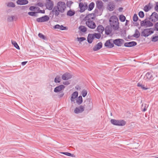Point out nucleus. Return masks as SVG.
<instances>
[{
	"instance_id": "obj_1",
	"label": "nucleus",
	"mask_w": 158,
	"mask_h": 158,
	"mask_svg": "<svg viewBox=\"0 0 158 158\" xmlns=\"http://www.w3.org/2000/svg\"><path fill=\"white\" fill-rule=\"evenodd\" d=\"M66 8L65 4L62 2H58L57 6H55L52 12L55 16H57L60 14L59 12L63 13Z\"/></svg>"
},
{
	"instance_id": "obj_2",
	"label": "nucleus",
	"mask_w": 158,
	"mask_h": 158,
	"mask_svg": "<svg viewBox=\"0 0 158 158\" xmlns=\"http://www.w3.org/2000/svg\"><path fill=\"white\" fill-rule=\"evenodd\" d=\"M85 19L86 20L85 24L89 28L92 29L95 28L96 24L93 21L94 17L92 14H88L85 17Z\"/></svg>"
},
{
	"instance_id": "obj_3",
	"label": "nucleus",
	"mask_w": 158,
	"mask_h": 158,
	"mask_svg": "<svg viewBox=\"0 0 158 158\" xmlns=\"http://www.w3.org/2000/svg\"><path fill=\"white\" fill-rule=\"evenodd\" d=\"M104 9L103 3L101 1H97L96 2V7L94 12V14L97 15H102Z\"/></svg>"
},
{
	"instance_id": "obj_4",
	"label": "nucleus",
	"mask_w": 158,
	"mask_h": 158,
	"mask_svg": "<svg viewBox=\"0 0 158 158\" xmlns=\"http://www.w3.org/2000/svg\"><path fill=\"white\" fill-rule=\"evenodd\" d=\"M110 26L114 30L118 29L119 28L118 19L116 16H111L109 20Z\"/></svg>"
},
{
	"instance_id": "obj_5",
	"label": "nucleus",
	"mask_w": 158,
	"mask_h": 158,
	"mask_svg": "<svg viewBox=\"0 0 158 158\" xmlns=\"http://www.w3.org/2000/svg\"><path fill=\"white\" fill-rule=\"evenodd\" d=\"M83 106L86 110H90L93 107V103L91 99L89 98L86 99L84 102V105Z\"/></svg>"
},
{
	"instance_id": "obj_6",
	"label": "nucleus",
	"mask_w": 158,
	"mask_h": 158,
	"mask_svg": "<svg viewBox=\"0 0 158 158\" xmlns=\"http://www.w3.org/2000/svg\"><path fill=\"white\" fill-rule=\"evenodd\" d=\"M111 123L114 125L123 126L126 124V122L123 120H116L112 119L110 120Z\"/></svg>"
},
{
	"instance_id": "obj_7",
	"label": "nucleus",
	"mask_w": 158,
	"mask_h": 158,
	"mask_svg": "<svg viewBox=\"0 0 158 158\" xmlns=\"http://www.w3.org/2000/svg\"><path fill=\"white\" fill-rule=\"evenodd\" d=\"M151 30H153L152 28H151L144 29L142 32L141 35L144 37H147L152 34L153 33L154 31H150Z\"/></svg>"
},
{
	"instance_id": "obj_8",
	"label": "nucleus",
	"mask_w": 158,
	"mask_h": 158,
	"mask_svg": "<svg viewBox=\"0 0 158 158\" xmlns=\"http://www.w3.org/2000/svg\"><path fill=\"white\" fill-rule=\"evenodd\" d=\"M140 25L141 27H151L153 26V23L149 20H147L146 19H145L141 22Z\"/></svg>"
},
{
	"instance_id": "obj_9",
	"label": "nucleus",
	"mask_w": 158,
	"mask_h": 158,
	"mask_svg": "<svg viewBox=\"0 0 158 158\" xmlns=\"http://www.w3.org/2000/svg\"><path fill=\"white\" fill-rule=\"evenodd\" d=\"M45 5L47 9L50 10H52L53 7V2L51 0H47Z\"/></svg>"
},
{
	"instance_id": "obj_10",
	"label": "nucleus",
	"mask_w": 158,
	"mask_h": 158,
	"mask_svg": "<svg viewBox=\"0 0 158 158\" xmlns=\"http://www.w3.org/2000/svg\"><path fill=\"white\" fill-rule=\"evenodd\" d=\"M113 41V40L112 39L107 40L104 44L105 46L109 48H111L113 47L114 45Z\"/></svg>"
},
{
	"instance_id": "obj_11",
	"label": "nucleus",
	"mask_w": 158,
	"mask_h": 158,
	"mask_svg": "<svg viewBox=\"0 0 158 158\" xmlns=\"http://www.w3.org/2000/svg\"><path fill=\"white\" fill-rule=\"evenodd\" d=\"M149 19L152 22H156L158 20V14L154 12L150 16Z\"/></svg>"
},
{
	"instance_id": "obj_12",
	"label": "nucleus",
	"mask_w": 158,
	"mask_h": 158,
	"mask_svg": "<svg viewBox=\"0 0 158 158\" xmlns=\"http://www.w3.org/2000/svg\"><path fill=\"white\" fill-rule=\"evenodd\" d=\"M49 19V17L48 15H44L41 17L37 18L36 21L39 23L44 22L48 21Z\"/></svg>"
},
{
	"instance_id": "obj_13",
	"label": "nucleus",
	"mask_w": 158,
	"mask_h": 158,
	"mask_svg": "<svg viewBox=\"0 0 158 158\" xmlns=\"http://www.w3.org/2000/svg\"><path fill=\"white\" fill-rule=\"evenodd\" d=\"M114 44L118 46H121L123 44L124 40L122 39H118L113 40Z\"/></svg>"
},
{
	"instance_id": "obj_14",
	"label": "nucleus",
	"mask_w": 158,
	"mask_h": 158,
	"mask_svg": "<svg viewBox=\"0 0 158 158\" xmlns=\"http://www.w3.org/2000/svg\"><path fill=\"white\" fill-rule=\"evenodd\" d=\"M65 86L63 85H61L55 87L54 89V92L55 93H59L61 92V91L63 90L65 88Z\"/></svg>"
},
{
	"instance_id": "obj_15",
	"label": "nucleus",
	"mask_w": 158,
	"mask_h": 158,
	"mask_svg": "<svg viewBox=\"0 0 158 158\" xmlns=\"http://www.w3.org/2000/svg\"><path fill=\"white\" fill-rule=\"evenodd\" d=\"M84 109V106L82 105L80 106L79 107H76L74 110V112L76 114H78L82 113Z\"/></svg>"
},
{
	"instance_id": "obj_16",
	"label": "nucleus",
	"mask_w": 158,
	"mask_h": 158,
	"mask_svg": "<svg viewBox=\"0 0 158 158\" xmlns=\"http://www.w3.org/2000/svg\"><path fill=\"white\" fill-rule=\"evenodd\" d=\"M144 79L146 81L152 80L153 79V76L152 72H147L144 77Z\"/></svg>"
},
{
	"instance_id": "obj_17",
	"label": "nucleus",
	"mask_w": 158,
	"mask_h": 158,
	"mask_svg": "<svg viewBox=\"0 0 158 158\" xmlns=\"http://www.w3.org/2000/svg\"><path fill=\"white\" fill-rule=\"evenodd\" d=\"M62 79L64 80H67L70 79L72 78V75L68 73H64L62 76Z\"/></svg>"
},
{
	"instance_id": "obj_18",
	"label": "nucleus",
	"mask_w": 158,
	"mask_h": 158,
	"mask_svg": "<svg viewBox=\"0 0 158 158\" xmlns=\"http://www.w3.org/2000/svg\"><path fill=\"white\" fill-rule=\"evenodd\" d=\"M137 44V43L135 41H131L125 43L124 44V46L126 47H130L136 45Z\"/></svg>"
},
{
	"instance_id": "obj_19",
	"label": "nucleus",
	"mask_w": 158,
	"mask_h": 158,
	"mask_svg": "<svg viewBox=\"0 0 158 158\" xmlns=\"http://www.w3.org/2000/svg\"><path fill=\"white\" fill-rule=\"evenodd\" d=\"M102 47V44L101 42L98 43L95 45L93 48V50L95 51H98L101 49Z\"/></svg>"
},
{
	"instance_id": "obj_20",
	"label": "nucleus",
	"mask_w": 158,
	"mask_h": 158,
	"mask_svg": "<svg viewBox=\"0 0 158 158\" xmlns=\"http://www.w3.org/2000/svg\"><path fill=\"white\" fill-rule=\"evenodd\" d=\"M112 28L111 26H106L105 28V34L107 35H109L110 34L112 31Z\"/></svg>"
},
{
	"instance_id": "obj_21",
	"label": "nucleus",
	"mask_w": 158,
	"mask_h": 158,
	"mask_svg": "<svg viewBox=\"0 0 158 158\" xmlns=\"http://www.w3.org/2000/svg\"><path fill=\"white\" fill-rule=\"evenodd\" d=\"M94 39V36L93 34H88L87 40L89 44H91L93 41Z\"/></svg>"
},
{
	"instance_id": "obj_22",
	"label": "nucleus",
	"mask_w": 158,
	"mask_h": 158,
	"mask_svg": "<svg viewBox=\"0 0 158 158\" xmlns=\"http://www.w3.org/2000/svg\"><path fill=\"white\" fill-rule=\"evenodd\" d=\"M16 3L18 5H24L28 4V1L27 0H18Z\"/></svg>"
},
{
	"instance_id": "obj_23",
	"label": "nucleus",
	"mask_w": 158,
	"mask_h": 158,
	"mask_svg": "<svg viewBox=\"0 0 158 158\" xmlns=\"http://www.w3.org/2000/svg\"><path fill=\"white\" fill-rule=\"evenodd\" d=\"M79 7L80 9V12L82 13L84 12L86 10V8L84 6V4L82 2H80L79 3Z\"/></svg>"
},
{
	"instance_id": "obj_24",
	"label": "nucleus",
	"mask_w": 158,
	"mask_h": 158,
	"mask_svg": "<svg viewBox=\"0 0 158 158\" xmlns=\"http://www.w3.org/2000/svg\"><path fill=\"white\" fill-rule=\"evenodd\" d=\"M78 95V93L77 91H75L72 94L71 98V101L72 102H74V99L77 97Z\"/></svg>"
},
{
	"instance_id": "obj_25",
	"label": "nucleus",
	"mask_w": 158,
	"mask_h": 158,
	"mask_svg": "<svg viewBox=\"0 0 158 158\" xmlns=\"http://www.w3.org/2000/svg\"><path fill=\"white\" fill-rule=\"evenodd\" d=\"M104 29V27L102 25H99L97 27V31L100 33H102Z\"/></svg>"
},
{
	"instance_id": "obj_26",
	"label": "nucleus",
	"mask_w": 158,
	"mask_h": 158,
	"mask_svg": "<svg viewBox=\"0 0 158 158\" xmlns=\"http://www.w3.org/2000/svg\"><path fill=\"white\" fill-rule=\"evenodd\" d=\"M75 13V11L74 10H72L70 9L68 10L67 13V15L69 16H72L74 15Z\"/></svg>"
},
{
	"instance_id": "obj_27",
	"label": "nucleus",
	"mask_w": 158,
	"mask_h": 158,
	"mask_svg": "<svg viewBox=\"0 0 158 158\" xmlns=\"http://www.w3.org/2000/svg\"><path fill=\"white\" fill-rule=\"evenodd\" d=\"M140 36V34L138 30L136 29L135 31V33L131 36L135 37L136 38H138Z\"/></svg>"
},
{
	"instance_id": "obj_28",
	"label": "nucleus",
	"mask_w": 158,
	"mask_h": 158,
	"mask_svg": "<svg viewBox=\"0 0 158 158\" xmlns=\"http://www.w3.org/2000/svg\"><path fill=\"white\" fill-rule=\"evenodd\" d=\"M83 102L82 98L81 96H79L77 99L76 102L78 105L81 104Z\"/></svg>"
},
{
	"instance_id": "obj_29",
	"label": "nucleus",
	"mask_w": 158,
	"mask_h": 158,
	"mask_svg": "<svg viewBox=\"0 0 158 158\" xmlns=\"http://www.w3.org/2000/svg\"><path fill=\"white\" fill-rule=\"evenodd\" d=\"M137 86L139 87H140L141 89L143 90H147L148 89V88L145 86L144 85L140 83H138L137 84Z\"/></svg>"
},
{
	"instance_id": "obj_30",
	"label": "nucleus",
	"mask_w": 158,
	"mask_h": 158,
	"mask_svg": "<svg viewBox=\"0 0 158 158\" xmlns=\"http://www.w3.org/2000/svg\"><path fill=\"white\" fill-rule=\"evenodd\" d=\"M95 5V4L94 2L90 3L89 6V7L88 10L89 11H91L93 10L94 8Z\"/></svg>"
},
{
	"instance_id": "obj_31",
	"label": "nucleus",
	"mask_w": 158,
	"mask_h": 158,
	"mask_svg": "<svg viewBox=\"0 0 158 158\" xmlns=\"http://www.w3.org/2000/svg\"><path fill=\"white\" fill-rule=\"evenodd\" d=\"M114 5L113 4H109L108 6V9L110 11H112L114 10Z\"/></svg>"
},
{
	"instance_id": "obj_32",
	"label": "nucleus",
	"mask_w": 158,
	"mask_h": 158,
	"mask_svg": "<svg viewBox=\"0 0 158 158\" xmlns=\"http://www.w3.org/2000/svg\"><path fill=\"white\" fill-rule=\"evenodd\" d=\"M79 29L82 32H85L87 31V28L84 26H80L79 27Z\"/></svg>"
},
{
	"instance_id": "obj_33",
	"label": "nucleus",
	"mask_w": 158,
	"mask_h": 158,
	"mask_svg": "<svg viewBox=\"0 0 158 158\" xmlns=\"http://www.w3.org/2000/svg\"><path fill=\"white\" fill-rule=\"evenodd\" d=\"M148 105L145 104H143L142 105L141 108L142 109V111L145 112L147 110V108L148 107Z\"/></svg>"
},
{
	"instance_id": "obj_34",
	"label": "nucleus",
	"mask_w": 158,
	"mask_h": 158,
	"mask_svg": "<svg viewBox=\"0 0 158 158\" xmlns=\"http://www.w3.org/2000/svg\"><path fill=\"white\" fill-rule=\"evenodd\" d=\"M14 20H16V18L15 16H9L7 19V20L9 22H12Z\"/></svg>"
},
{
	"instance_id": "obj_35",
	"label": "nucleus",
	"mask_w": 158,
	"mask_h": 158,
	"mask_svg": "<svg viewBox=\"0 0 158 158\" xmlns=\"http://www.w3.org/2000/svg\"><path fill=\"white\" fill-rule=\"evenodd\" d=\"M94 36V38L97 39H99L101 37V34L99 33H94L93 34Z\"/></svg>"
},
{
	"instance_id": "obj_36",
	"label": "nucleus",
	"mask_w": 158,
	"mask_h": 158,
	"mask_svg": "<svg viewBox=\"0 0 158 158\" xmlns=\"http://www.w3.org/2000/svg\"><path fill=\"white\" fill-rule=\"evenodd\" d=\"M11 43L14 47L18 49H20V48L16 42L15 41L12 40Z\"/></svg>"
},
{
	"instance_id": "obj_37",
	"label": "nucleus",
	"mask_w": 158,
	"mask_h": 158,
	"mask_svg": "<svg viewBox=\"0 0 158 158\" xmlns=\"http://www.w3.org/2000/svg\"><path fill=\"white\" fill-rule=\"evenodd\" d=\"M151 7L149 5H146L143 8L145 12L148 11L151 9Z\"/></svg>"
},
{
	"instance_id": "obj_38",
	"label": "nucleus",
	"mask_w": 158,
	"mask_h": 158,
	"mask_svg": "<svg viewBox=\"0 0 158 158\" xmlns=\"http://www.w3.org/2000/svg\"><path fill=\"white\" fill-rule=\"evenodd\" d=\"M61 78L60 76H57L54 79V81L55 83H60L61 81Z\"/></svg>"
},
{
	"instance_id": "obj_39",
	"label": "nucleus",
	"mask_w": 158,
	"mask_h": 158,
	"mask_svg": "<svg viewBox=\"0 0 158 158\" xmlns=\"http://www.w3.org/2000/svg\"><path fill=\"white\" fill-rule=\"evenodd\" d=\"M7 6L9 7H14L15 6V4L12 2H9L7 5Z\"/></svg>"
},
{
	"instance_id": "obj_40",
	"label": "nucleus",
	"mask_w": 158,
	"mask_h": 158,
	"mask_svg": "<svg viewBox=\"0 0 158 158\" xmlns=\"http://www.w3.org/2000/svg\"><path fill=\"white\" fill-rule=\"evenodd\" d=\"M37 12H29L28 13V14L31 16H37Z\"/></svg>"
},
{
	"instance_id": "obj_41",
	"label": "nucleus",
	"mask_w": 158,
	"mask_h": 158,
	"mask_svg": "<svg viewBox=\"0 0 158 158\" xmlns=\"http://www.w3.org/2000/svg\"><path fill=\"white\" fill-rule=\"evenodd\" d=\"M119 19L121 21L123 22L125 21L126 19V17L123 15H121L120 16Z\"/></svg>"
},
{
	"instance_id": "obj_42",
	"label": "nucleus",
	"mask_w": 158,
	"mask_h": 158,
	"mask_svg": "<svg viewBox=\"0 0 158 158\" xmlns=\"http://www.w3.org/2000/svg\"><path fill=\"white\" fill-rule=\"evenodd\" d=\"M60 153H61V154L65 155H66L68 156H69L73 157V154H72L70 153H69V152H60Z\"/></svg>"
},
{
	"instance_id": "obj_43",
	"label": "nucleus",
	"mask_w": 158,
	"mask_h": 158,
	"mask_svg": "<svg viewBox=\"0 0 158 158\" xmlns=\"http://www.w3.org/2000/svg\"><path fill=\"white\" fill-rule=\"evenodd\" d=\"M87 92L85 89H83L81 92V94L83 97H85L87 94Z\"/></svg>"
},
{
	"instance_id": "obj_44",
	"label": "nucleus",
	"mask_w": 158,
	"mask_h": 158,
	"mask_svg": "<svg viewBox=\"0 0 158 158\" xmlns=\"http://www.w3.org/2000/svg\"><path fill=\"white\" fill-rule=\"evenodd\" d=\"M77 39L78 41L81 42L85 40H86V38L84 37H81L80 38L77 37Z\"/></svg>"
},
{
	"instance_id": "obj_45",
	"label": "nucleus",
	"mask_w": 158,
	"mask_h": 158,
	"mask_svg": "<svg viewBox=\"0 0 158 158\" xmlns=\"http://www.w3.org/2000/svg\"><path fill=\"white\" fill-rule=\"evenodd\" d=\"M139 15L141 18H143L144 16L143 12L142 11H140L139 13Z\"/></svg>"
},
{
	"instance_id": "obj_46",
	"label": "nucleus",
	"mask_w": 158,
	"mask_h": 158,
	"mask_svg": "<svg viewBox=\"0 0 158 158\" xmlns=\"http://www.w3.org/2000/svg\"><path fill=\"white\" fill-rule=\"evenodd\" d=\"M138 19V17L136 14H135L134 15L133 17V20L134 22L136 21Z\"/></svg>"
},
{
	"instance_id": "obj_47",
	"label": "nucleus",
	"mask_w": 158,
	"mask_h": 158,
	"mask_svg": "<svg viewBox=\"0 0 158 158\" xmlns=\"http://www.w3.org/2000/svg\"><path fill=\"white\" fill-rule=\"evenodd\" d=\"M152 41L153 42H156L158 41V36L152 37Z\"/></svg>"
},
{
	"instance_id": "obj_48",
	"label": "nucleus",
	"mask_w": 158,
	"mask_h": 158,
	"mask_svg": "<svg viewBox=\"0 0 158 158\" xmlns=\"http://www.w3.org/2000/svg\"><path fill=\"white\" fill-rule=\"evenodd\" d=\"M64 95V93L63 91L59 92L58 95V97L59 98H61Z\"/></svg>"
},
{
	"instance_id": "obj_49",
	"label": "nucleus",
	"mask_w": 158,
	"mask_h": 158,
	"mask_svg": "<svg viewBox=\"0 0 158 158\" xmlns=\"http://www.w3.org/2000/svg\"><path fill=\"white\" fill-rule=\"evenodd\" d=\"M38 36L40 38H42L43 40H45V36L42 33H39L38 34Z\"/></svg>"
},
{
	"instance_id": "obj_50",
	"label": "nucleus",
	"mask_w": 158,
	"mask_h": 158,
	"mask_svg": "<svg viewBox=\"0 0 158 158\" xmlns=\"http://www.w3.org/2000/svg\"><path fill=\"white\" fill-rule=\"evenodd\" d=\"M38 9L37 10V13H40L42 14H44L45 13V10H40V8H38Z\"/></svg>"
},
{
	"instance_id": "obj_51",
	"label": "nucleus",
	"mask_w": 158,
	"mask_h": 158,
	"mask_svg": "<svg viewBox=\"0 0 158 158\" xmlns=\"http://www.w3.org/2000/svg\"><path fill=\"white\" fill-rule=\"evenodd\" d=\"M67 28L66 27H64L63 25H61L60 26V30H67Z\"/></svg>"
},
{
	"instance_id": "obj_52",
	"label": "nucleus",
	"mask_w": 158,
	"mask_h": 158,
	"mask_svg": "<svg viewBox=\"0 0 158 158\" xmlns=\"http://www.w3.org/2000/svg\"><path fill=\"white\" fill-rule=\"evenodd\" d=\"M60 26L59 25L56 24L54 26L53 28L54 29H57L60 30Z\"/></svg>"
},
{
	"instance_id": "obj_53",
	"label": "nucleus",
	"mask_w": 158,
	"mask_h": 158,
	"mask_svg": "<svg viewBox=\"0 0 158 158\" xmlns=\"http://www.w3.org/2000/svg\"><path fill=\"white\" fill-rule=\"evenodd\" d=\"M37 5L38 6L40 7H43L44 6V4L42 3L41 2H39L37 4Z\"/></svg>"
},
{
	"instance_id": "obj_54",
	"label": "nucleus",
	"mask_w": 158,
	"mask_h": 158,
	"mask_svg": "<svg viewBox=\"0 0 158 158\" xmlns=\"http://www.w3.org/2000/svg\"><path fill=\"white\" fill-rule=\"evenodd\" d=\"M73 3V2L72 1H70L69 2H67V6H69L71 5Z\"/></svg>"
},
{
	"instance_id": "obj_55",
	"label": "nucleus",
	"mask_w": 158,
	"mask_h": 158,
	"mask_svg": "<svg viewBox=\"0 0 158 158\" xmlns=\"http://www.w3.org/2000/svg\"><path fill=\"white\" fill-rule=\"evenodd\" d=\"M155 10L157 12H158V2L156 3V5L155 7Z\"/></svg>"
},
{
	"instance_id": "obj_56",
	"label": "nucleus",
	"mask_w": 158,
	"mask_h": 158,
	"mask_svg": "<svg viewBox=\"0 0 158 158\" xmlns=\"http://www.w3.org/2000/svg\"><path fill=\"white\" fill-rule=\"evenodd\" d=\"M35 7L34 6H31L29 8V10H34L35 9Z\"/></svg>"
},
{
	"instance_id": "obj_57",
	"label": "nucleus",
	"mask_w": 158,
	"mask_h": 158,
	"mask_svg": "<svg viewBox=\"0 0 158 158\" xmlns=\"http://www.w3.org/2000/svg\"><path fill=\"white\" fill-rule=\"evenodd\" d=\"M155 27L156 30L158 31V23H157L155 24Z\"/></svg>"
},
{
	"instance_id": "obj_58",
	"label": "nucleus",
	"mask_w": 158,
	"mask_h": 158,
	"mask_svg": "<svg viewBox=\"0 0 158 158\" xmlns=\"http://www.w3.org/2000/svg\"><path fill=\"white\" fill-rule=\"evenodd\" d=\"M63 84L64 85H69L70 84V83L68 81H66L64 82H63Z\"/></svg>"
},
{
	"instance_id": "obj_59",
	"label": "nucleus",
	"mask_w": 158,
	"mask_h": 158,
	"mask_svg": "<svg viewBox=\"0 0 158 158\" xmlns=\"http://www.w3.org/2000/svg\"><path fill=\"white\" fill-rule=\"evenodd\" d=\"M27 61H24L22 62L21 64L23 65H24L27 63Z\"/></svg>"
},
{
	"instance_id": "obj_60",
	"label": "nucleus",
	"mask_w": 158,
	"mask_h": 158,
	"mask_svg": "<svg viewBox=\"0 0 158 158\" xmlns=\"http://www.w3.org/2000/svg\"><path fill=\"white\" fill-rule=\"evenodd\" d=\"M83 4H84V6L85 7V8H86V10L87 9V8H88V6H87V3H85Z\"/></svg>"
},
{
	"instance_id": "obj_61",
	"label": "nucleus",
	"mask_w": 158,
	"mask_h": 158,
	"mask_svg": "<svg viewBox=\"0 0 158 158\" xmlns=\"http://www.w3.org/2000/svg\"><path fill=\"white\" fill-rule=\"evenodd\" d=\"M76 88L77 89H78V88H80V87L78 86H76Z\"/></svg>"
},
{
	"instance_id": "obj_62",
	"label": "nucleus",
	"mask_w": 158,
	"mask_h": 158,
	"mask_svg": "<svg viewBox=\"0 0 158 158\" xmlns=\"http://www.w3.org/2000/svg\"><path fill=\"white\" fill-rule=\"evenodd\" d=\"M27 7V6H23L22 8H23V9H24V8H26V7Z\"/></svg>"
},
{
	"instance_id": "obj_63",
	"label": "nucleus",
	"mask_w": 158,
	"mask_h": 158,
	"mask_svg": "<svg viewBox=\"0 0 158 158\" xmlns=\"http://www.w3.org/2000/svg\"><path fill=\"white\" fill-rule=\"evenodd\" d=\"M132 37L131 36H130V35H128V38L129 39H130L131 38V37Z\"/></svg>"
},
{
	"instance_id": "obj_64",
	"label": "nucleus",
	"mask_w": 158,
	"mask_h": 158,
	"mask_svg": "<svg viewBox=\"0 0 158 158\" xmlns=\"http://www.w3.org/2000/svg\"><path fill=\"white\" fill-rule=\"evenodd\" d=\"M119 9H123V8H121V7H120V8H119Z\"/></svg>"
}]
</instances>
